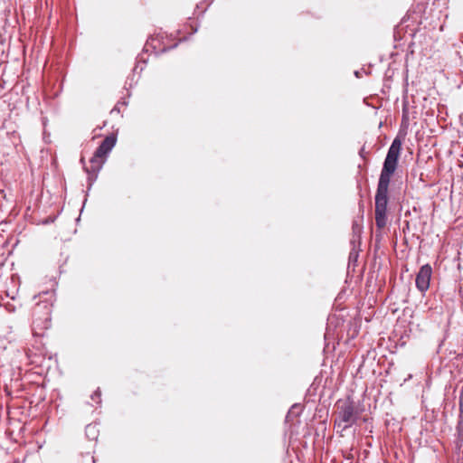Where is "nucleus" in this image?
<instances>
[{
	"mask_svg": "<svg viewBox=\"0 0 463 463\" xmlns=\"http://www.w3.org/2000/svg\"><path fill=\"white\" fill-rule=\"evenodd\" d=\"M404 136L401 132L394 137L383 164L379 176L377 189L374 196L375 223L378 229H383L387 224V205L389 201L388 190L392 175L395 173L402 151Z\"/></svg>",
	"mask_w": 463,
	"mask_h": 463,
	"instance_id": "f257e3e1",
	"label": "nucleus"
},
{
	"mask_svg": "<svg viewBox=\"0 0 463 463\" xmlns=\"http://www.w3.org/2000/svg\"><path fill=\"white\" fill-rule=\"evenodd\" d=\"M117 143V136L114 134H110L107 136L104 140L99 144V146L96 148L93 156L90 159V167H85V172L88 175V187L87 194L91 189L93 184L98 178V175L101 170L104 163L106 162V157L111 152L113 147Z\"/></svg>",
	"mask_w": 463,
	"mask_h": 463,
	"instance_id": "f03ea898",
	"label": "nucleus"
},
{
	"mask_svg": "<svg viewBox=\"0 0 463 463\" xmlns=\"http://www.w3.org/2000/svg\"><path fill=\"white\" fill-rule=\"evenodd\" d=\"M52 297V295L48 290L33 297V300L40 298L35 304L33 316H38L34 318L33 324L41 329H48L51 326Z\"/></svg>",
	"mask_w": 463,
	"mask_h": 463,
	"instance_id": "7ed1b4c3",
	"label": "nucleus"
},
{
	"mask_svg": "<svg viewBox=\"0 0 463 463\" xmlns=\"http://www.w3.org/2000/svg\"><path fill=\"white\" fill-rule=\"evenodd\" d=\"M337 416L335 420V428L346 430L355 425L359 418V412L355 410L352 400L347 399L341 406H338Z\"/></svg>",
	"mask_w": 463,
	"mask_h": 463,
	"instance_id": "20e7f679",
	"label": "nucleus"
},
{
	"mask_svg": "<svg viewBox=\"0 0 463 463\" xmlns=\"http://www.w3.org/2000/svg\"><path fill=\"white\" fill-rule=\"evenodd\" d=\"M52 356L48 355L43 345L31 349V378L42 376L51 367Z\"/></svg>",
	"mask_w": 463,
	"mask_h": 463,
	"instance_id": "39448f33",
	"label": "nucleus"
},
{
	"mask_svg": "<svg viewBox=\"0 0 463 463\" xmlns=\"http://www.w3.org/2000/svg\"><path fill=\"white\" fill-rule=\"evenodd\" d=\"M432 276V268L430 264L422 265L416 274L415 285L417 289L424 295L430 288Z\"/></svg>",
	"mask_w": 463,
	"mask_h": 463,
	"instance_id": "423d86ee",
	"label": "nucleus"
},
{
	"mask_svg": "<svg viewBox=\"0 0 463 463\" xmlns=\"http://www.w3.org/2000/svg\"><path fill=\"white\" fill-rule=\"evenodd\" d=\"M362 222H363V217L361 218L360 221L354 220L352 224V233H353L352 239L356 240V243L358 244V246H360V244H361V235H362L363 229H364Z\"/></svg>",
	"mask_w": 463,
	"mask_h": 463,
	"instance_id": "0eeeda50",
	"label": "nucleus"
},
{
	"mask_svg": "<svg viewBox=\"0 0 463 463\" xmlns=\"http://www.w3.org/2000/svg\"><path fill=\"white\" fill-rule=\"evenodd\" d=\"M456 448L458 451L463 452V415L458 417L457 425V440Z\"/></svg>",
	"mask_w": 463,
	"mask_h": 463,
	"instance_id": "6e6552de",
	"label": "nucleus"
},
{
	"mask_svg": "<svg viewBox=\"0 0 463 463\" xmlns=\"http://www.w3.org/2000/svg\"><path fill=\"white\" fill-rule=\"evenodd\" d=\"M350 243L352 245V249L348 258L349 265L353 264L354 266H355L359 257L360 246H358V244L356 243L355 239H351Z\"/></svg>",
	"mask_w": 463,
	"mask_h": 463,
	"instance_id": "1a4fd4ad",
	"label": "nucleus"
},
{
	"mask_svg": "<svg viewBox=\"0 0 463 463\" xmlns=\"http://www.w3.org/2000/svg\"><path fill=\"white\" fill-rule=\"evenodd\" d=\"M86 436L89 439L94 440L98 437L99 430L97 424H89L85 429Z\"/></svg>",
	"mask_w": 463,
	"mask_h": 463,
	"instance_id": "9d476101",
	"label": "nucleus"
},
{
	"mask_svg": "<svg viewBox=\"0 0 463 463\" xmlns=\"http://www.w3.org/2000/svg\"><path fill=\"white\" fill-rule=\"evenodd\" d=\"M100 396H101L100 391H99V389H97L91 395V400L94 401L96 403L99 404L101 402Z\"/></svg>",
	"mask_w": 463,
	"mask_h": 463,
	"instance_id": "9b49d317",
	"label": "nucleus"
},
{
	"mask_svg": "<svg viewBox=\"0 0 463 463\" xmlns=\"http://www.w3.org/2000/svg\"><path fill=\"white\" fill-rule=\"evenodd\" d=\"M139 62H142L145 65L146 63V61L145 59H143L142 56H138L137 57V63H139ZM138 68H139V66H138V64H137L135 66V68L133 69L134 73L137 72Z\"/></svg>",
	"mask_w": 463,
	"mask_h": 463,
	"instance_id": "f8f14e48",
	"label": "nucleus"
},
{
	"mask_svg": "<svg viewBox=\"0 0 463 463\" xmlns=\"http://www.w3.org/2000/svg\"><path fill=\"white\" fill-rule=\"evenodd\" d=\"M33 331V337L34 338V342H38V338L43 336V334L38 333L35 328L31 329Z\"/></svg>",
	"mask_w": 463,
	"mask_h": 463,
	"instance_id": "ddd939ff",
	"label": "nucleus"
},
{
	"mask_svg": "<svg viewBox=\"0 0 463 463\" xmlns=\"http://www.w3.org/2000/svg\"><path fill=\"white\" fill-rule=\"evenodd\" d=\"M55 219H56L55 216H53V217L49 216V217L43 219L41 223L42 224H49V223L53 222L55 221Z\"/></svg>",
	"mask_w": 463,
	"mask_h": 463,
	"instance_id": "4468645a",
	"label": "nucleus"
},
{
	"mask_svg": "<svg viewBox=\"0 0 463 463\" xmlns=\"http://www.w3.org/2000/svg\"><path fill=\"white\" fill-rule=\"evenodd\" d=\"M359 156L363 158V159H365L366 157V152H365V148H364V146L361 147V149L359 150Z\"/></svg>",
	"mask_w": 463,
	"mask_h": 463,
	"instance_id": "2eb2a0df",
	"label": "nucleus"
},
{
	"mask_svg": "<svg viewBox=\"0 0 463 463\" xmlns=\"http://www.w3.org/2000/svg\"><path fill=\"white\" fill-rule=\"evenodd\" d=\"M176 46H177V43H175V44H174V45H172V46H170V47H167V48H165H165H163L159 52H167V51H169V50H171V49L175 48Z\"/></svg>",
	"mask_w": 463,
	"mask_h": 463,
	"instance_id": "dca6fc26",
	"label": "nucleus"
},
{
	"mask_svg": "<svg viewBox=\"0 0 463 463\" xmlns=\"http://www.w3.org/2000/svg\"><path fill=\"white\" fill-rule=\"evenodd\" d=\"M80 164L82 165L83 166V169L85 170V167H88L85 164V159L83 156L80 157Z\"/></svg>",
	"mask_w": 463,
	"mask_h": 463,
	"instance_id": "f3484780",
	"label": "nucleus"
},
{
	"mask_svg": "<svg viewBox=\"0 0 463 463\" xmlns=\"http://www.w3.org/2000/svg\"><path fill=\"white\" fill-rule=\"evenodd\" d=\"M296 408H298V404H297V403H296V404H294V405H292L291 410L288 411L287 418H288V417L289 416V414L291 413V411H292V410H294V409H296Z\"/></svg>",
	"mask_w": 463,
	"mask_h": 463,
	"instance_id": "a211bd4d",
	"label": "nucleus"
},
{
	"mask_svg": "<svg viewBox=\"0 0 463 463\" xmlns=\"http://www.w3.org/2000/svg\"><path fill=\"white\" fill-rule=\"evenodd\" d=\"M354 75L356 78H359L360 77V71H354Z\"/></svg>",
	"mask_w": 463,
	"mask_h": 463,
	"instance_id": "6ab92c4d",
	"label": "nucleus"
},
{
	"mask_svg": "<svg viewBox=\"0 0 463 463\" xmlns=\"http://www.w3.org/2000/svg\"><path fill=\"white\" fill-rule=\"evenodd\" d=\"M197 30H198V28H197V27H194V28L193 29V33H196V32H197Z\"/></svg>",
	"mask_w": 463,
	"mask_h": 463,
	"instance_id": "aec40b11",
	"label": "nucleus"
},
{
	"mask_svg": "<svg viewBox=\"0 0 463 463\" xmlns=\"http://www.w3.org/2000/svg\"><path fill=\"white\" fill-rule=\"evenodd\" d=\"M147 45H148V42L146 43L145 49H144L146 52H148V49L146 48Z\"/></svg>",
	"mask_w": 463,
	"mask_h": 463,
	"instance_id": "412c9836",
	"label": "nucleus"
},
{
	"mask_svg": "<svg viewBox=\"0 0 463 463\" xmlns=\"http://www.w3.org/2000/svg\"><path fill=\"white\" fill-rule=\"evenodd\" d=\"M143 69H144V66L140 67L139 72H141L143 71Z\"/></svg>",
	"mask_w": 463,
	"mask_h": 463,
	"instance_id": "4be33fe9",
	"label": "nucleus"
},
{
	"mask_svg": "<svg viewBox=\"0 0 463 463\" xmlns=\"http://www.w3.org/2000/svg\"><path fill=\"white\" fill-rule=\"evenodd\" d=\"M122 104L127 105L128 102L126 100H123Z\"/></svg>",
	"mask_w": 463,
	"mask_h": 463,
	"instance_id": "5701e85b",
	"label": "nucleus"
}]
</instances>
